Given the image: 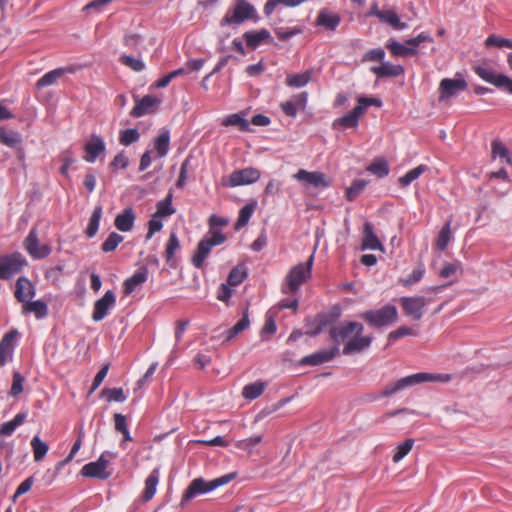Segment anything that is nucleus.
<instances>
[{"label": "nucleus", "instance_id": "1", "mask_svg": "<svg viewBox=\"0 0 512 512\" xmlns=\"http://www.w3.org/2000/svg\"><path fill=\"white\" fill-rule=\"evenodd\" d=\"M450 376L447 374H433L427 372H418L400 378L395 382L387 384L374 399L389 398L394 394L408 388L425 382L448 381Z\"/></svg>", "mask_w": 512, "mask_h": 512}, {"label": "nucleus", "instance_id": "2", "mask_svg": "<svg viewBox=\"0 0 512 512\" xmlns=\"http://www.w3.org/2000/svg\"><path fill=\"white\" fill-rule=\"evenodd\" d=\"M236 477V473H228L225 475H222L218 478H215L210 481H206L204 478L199 477L195 478L190 482L188 487L185 489L180 505L184 506L186 503H188L190 500L194 499L195 497L206 494L208 492H211L215 490L216 488L228 484L230 481H232Z\"/></svg>", "mask_w": 512, "mask_h": 512}, {"label": "nucleus", "instance_id": "3", "mask_svg": "<svg viewBox=\"0 0 512 512\" xmlns=\"http://www.w3.org/2000/svg\"><path fill=\"white\" fill-rule=\"evenodd\" d=\"M258 14L255 7L247 0H234L223 18L220 20V26H239L246 21L258 20Z\"/></svg>", "mask_w": 512, "mask_h": 512}, {"label": "nucleus", "instance_id": "4", "mask_svg": "<svg viewBox=\"0 0 512 512\" xmlns=\"http://www.w3.org/2000/svg\"><path fill=\"white\" fill-rule=\"evenodd\" d=\"M372 328H383L392 325L398 319V312L395 305L386 304L380 309H370L358 314Z\"/></svg>", "mask_w": 512, "mask_h": 512}, {"label": "nucleus", "instance_id": "5", "mask_svg": "<svg viewBox=\"0 0 512 512\" xmlns=\"http://www.w3.org/2000/svg\"><path fill=\"white\" fill-rule=\"evenodd\" d=\"M313 263L314 253L309 256L306 262L299 263L290 269L286 276L290 292H297L300 286L311 277Z\"/></svg>", "mask_w": 512, "mask_h": 512}, {"label": "nucleus", "instance_id": "6", "mask_svg": "<svg viewBox=\"0 0 512 512\" xmlns=\"http://www.w3.org/2000/svg\"><path fill=\"white\" fill-rule=\"evenodd\" d=\"M472 70L485 82L512 95V79L503 73H496L486 65H474Z\"/></svg>", "mask_w": 512, "mask_h": 512}, {"label": "nucleus", "instance_id": "7", "mask_svg": "<svg viewBox=\"0 0 512 512\" xmlns=\"http://www.w3.org/2000/svg\"><path fill=\"white\" fill-rule=\"evenodd\" d=\"M107 456L115 458L116 454L109 451L103 452L96 461L85 464L82 467L80 474L87 478H95L99 480L108 479L111 476V472L106 470L110 463Z\"/></svg>", "mask_w": 512, "mask_h": 512}, {"label": "nucleus", "instance_id": "8", "mask_svg": "<svg viewBox=\"0 0 512 512\" xmlns=\"http://www.w3.org/2000/svg\"><path fill=\"white\" fill-rule=\"evenodd\" d=\"M342 309L339 305L332 306L329 311L318 313L313 320L311 325H315V329H307L305 334L311 337H315L323 332L327 327H332L335 322L341 317Z\"/></svg>", "mask_w": 512, "mask_h": 512}, {"label": "nucleus", "instance_id": "9", "mask_svg": "<svg viewBox=\"0 0 512 512\" xmlns=\"http://www.w3.org/2000/svg\"><path fill=\"white\" fill-rule=\"evenodd\" d=\"M261 173L254 167H246L233 171L227 179H222L224 187H236L242 185H250L260 179Z\"/></svg>", "mask_w": 512, "mask_h": 512}, {"label": "nucleus", "instance_id": "10", "mask_svg": "<svg viewBox=\"0 0 512 512\" xmlns=\"http://www.w3.org/2000/svg\"><path fill=\"white\" fill-rule=\"evenodd\" d=\"M27 265V260L21 253L15 252L0 257V279L8 280Z\"/></svg>", "mask_w": 512, "mask_h": 512}, {"label": "nucleus", "instance_id": "11", "mask_svg": "<svg viewBox=\"0 0 512 512\" xmlns=\"http://www.w3.org/2000/svg\"><path fill=\"white\" fill-rule=\"evenodd\" d=\"M135 106L130 111V116L139 118L147 114H153L157 111L161 99L153 95H145L142 98L134 96Z\"/></svg>", "mask_w": 512, "mask_h": 512}, {"label": "nucleus", "instance_id": "12", "mask_svg": "<svg viewBox=\"0 0 512 512\" xmlns=\"http://www.w3.org/2000/svg\"><path fill=\"white\" fill-rule=\"evenodd\" d=\"M468 83L463 78H444L439 84V101L443 102L466 90Z\"/></svg>", "mask_w": 512, "mask_h": 512}, {"label": "nucleus", "instance_id": "13", "mask_svg": "<svg viewBox=\"0 0 512 512\" xmlns=\"http://www.w3.org/2000/svg\"><path fill=\"white\" fill-rule=\"evenodd\" d=\"M400 303L405 315L416 321H419L422 318L424 308L427 305V301L424 296L401 297Z\"/></svg>", "mask_w": 512, "mask_h": 512}, {"label": "nucleus", "instance_id": "14", "mask_svg": "<svg viewBox=\"0 0 512 512\" xmlns=\"http://www.w3.org/2000/svg\"><path fill=\"white\" fill-rule=\"evenodd\" d=\"M339 347L332 346L327 349H322L316 351L310 355L304 356L300 361V366H318L333 360L337 355H339Z\"/></svg>", "mask_w": 512, "mask_h": 512}, {"label": "nucleus", "instance_id": "15", "mask_svg": "<svg viewBox=\"0 0 512 512\" xmlns=\"http://www.w3.org/2000/svg\"><path fill=\"white\" fill-rule=\"evenodd\" d=\"M116 304V295L113 290H107L105 294L94 303L92 319L95 322L103 320L110 309Z\"/></svg>", "mask_w": 512, "mask_h": 512}, {"label": "nucleus", "instance_id": "16", "mask_svg": "<svg viewBox=\"0 0 512 512\" xmlns=\"http://www.w3.org/2000/svg\"><path fill=\"white\" fill-rule=\"evenodd\" d=\"M83 149L85 151L84 160L88 163H94L101 154L105 153L106 145L101 136L91 134Z\"/></svg>", "mask_w": 512, "mask_h": 512}, {"label": "nucleus", "instance_id": "17", "mask_svg": "<svg viewBox=\"0 0 512 512\" xmlns=\"http://www.w3.org/2000/svg\"><path fill=\"white\" fill-rule=\"evenodd\" d=\"M373 340L372 335H354L344 344L342 353L344 355L362 353L371 346Z\"/></svg>", "mask_w": 512, "mask_h": 512}, {"label": "nucleus", "instance_id": "18", "mask_svg": "<svg viewBox=\"0 0 512 512\" xmlns=\"http://www.w3.org/2000/svg\"><path fill=\"white\" fill-rule=\"evenodd\" d=\"M308 102V93L306 91L300 92L292 96L288 101L282 102L280 108L283 113L291 118H295L297 115V109L304 110Z\"/></svg>", "mask_w": 512, "mask_h": 512}, {"label": "nucleus", "instance_id": "19", "mask_svg": "<svg viewBox=\"0 0 512 512\" xmlns=\"http://www.w3.org/2000/svg\"><path fill=\"white\" fill-rule=\"evenodd\" d=\"M340 23L341 16L327 8L320 9L315 20V26L323 27L326 31H335Z\"/></svg>", "mask_w": 512, "mask_h": 512}, {"label": "nucleus", "instance_id": "20", "mask_svg": "<svg viewBox=\"0 0 512 512\" xmlns=\"http://www.w3.org/2000/svg\"><path fill=\"white\" fill-rule=\"evenodd\" d=\"M243 39L248 48L255 50L261 43H273V38L268 29L262 28L260 30H249L243 34Z\"/></svg>", "mask_w": 512, "mask_h": 512}, {"label": "nucleus", "instance_id": "21", "mask_svg": "<svg viewBox=\"0 0 512 512\" xmlns=\"http://www.w3.org/2000/svg\"><path fill=\"white\" fill-rule=\"evenodd\" d=\"M25 286L28 288V294L32 295V282L26 277H20L16 282L15 297L23 303V313L29 314L32 312V299H28V295L24 294Z\"/></svg>", "mask_w": 512, "mask_h": 512}, {"label": "nucleus", "instance_id": "22", "mask_svg": "<svg viewBox=\"0 0 512 512\" xmlns=\"http://www.w3.org/2000/svg\"><path fill=\"white\" fill-rule=\"evenodd\" d=\"M18 336L17 330H11L6 333L0 341V366L12 360L14 350V340Z\"/></svg>", "mask_w": 512, "mask_h": 512}, {"label": "nucleus", "instance_id": "23", "mask_svg": "<svg viewBox=\"0 0 512 512\" xmlns=\"http://www.w3.org/2000/svg\"><path fill=\"white\" fill-rule=\"evenodd\" d=\"M148 279V268L141 266L131 277L127 278L123 283V292L125 295L132 294L136 288Z\"/></svg>", "mask_w": 512, "mask_h": 512}, {"label": "nucleus", "instance_id": "24", "mask_svg": "<svg viewBox=\"0 0 512 512\" xmlns=\"http://www.w3.org/2000/svg\"><path fill=\"white\" fill-rule=\"evenodd\" d=\"M383 250L384 246L378 236L374 233L373 225L370 222L364 223L362 250Z\"/></svg>", "mask_w": 512, "mask_h": 512}, {"label": "nucleus", "instance_id": "25", "mask_svg": "<svg viewBox=\"0 0 512 512\" xmlns=\"http://www.w3.org/2000/svg\"><path fill=\"white\" fill-rule=\"evenodd\" d=\"M353 331L351 330V321H342L337 325L330 327L329 337L334 343L333 346H339L341 342H344Z\"/></svg>", "mask_w": 512, "mask_h": 512}, {"label": "nucleus", "instance_id": "26", "mask_svg": "<svg viewBox=\"0 0 512 512\" xmlns=\"http://www.w3.org/2000/svg\"><path fill=\"white\" fill-rule=\"evenodd\" d=\"M371 72L376 75L378 79L388 77H399L404 74L405 70L402 65H393L389 62H382L380 66H373L370 68Z\"/></svg>", "mask_w": 512, "mask_h": 512}, {"label": "nucleus", "instance_id": "27", "mask_svg": "<svg viewBox=\"0 0 512 512\" xmlns=\"http://www.w3.org/2000/svg\"><path fill=\"white\" fill-rule=\"evenodd\" d=\"M362 115L360 108L355 106L350 112L346 113L342 117L335 119L332 123V128H356L359 124V117Z\"/></svg>", "mask_w": 512, "mask_h": 512}, {"label": "nucleus", "instance_id": "28", "mask_svg": "<svg viewBox=\"0 0 512 512\" xmlns=\"http://www.w3.org/2000/svg\"><path fill=\"white\" fill-rule=\"evenodd\" d=\"M180 249V241L175 232H171L166 243L165 248V260L168 266L172 269H176L178 266L177 259L175 258V252Z\"/></svg>", "mask_w": 512, "mask_h": 512}, {"label": "nucleus", "instance_id": "29", "mask_svg": "<svg viewBox=\"0 0 512 512\" xmlns=\"http://www.w3.org/2000/svg\"><path fill=\"white\" fill-rule=\"evenodd\" d=\"M296 177L299 180H304L315 187H328L330 185V182L326 179V175L319 171L308 172L300 169L296 174Z\"/></svg>", "mask_w": 512, "mask_h": 512}, {"label": "nucleus", "instance_id": "30", "mask_svg": "<svg viewBox=\"0 0 512 512\" xmlns=\"http://www.w3.org/2000/svg\"><path fill=\"white\" fill-rule=\"evenodd\" d=\"M136 215L131 207L123 210L122 213L118 214L114 220L115 227L121 232H128L132 230Z\"/></svg>", "mask_w": 512, "mask_h": 512}, {"label": "nucleus", "instance_id": "31", "mask_svg": "<svg viewBox=\"0 0 512 512\" xmlns=\"http://www.w3.org/2000/svg\"><path fill=\"white\" fill-rule=\"evenodd\" d=\"M159 477V468H154L145 480V488L142 493L143 501L148 502L154 497L159 483Z\"/></svg>", "mask_w": 512, "mask_h": 512}, {"label": "nucleus", "instance_id": "32", "mask_svg": "<svg viewBox=\"0 0 512 512\" xmlns=\"http://www.w3.org/2000/svg\"><path fill=\"white\" fill-rule=\"evenodd\" d=\"M211 249L212 247L208 244V241L201 239L198 242L196 250L194 251V254L191 259V262L194 265V267L198 269L203 268L205 259L210 254Z\"/></svg>", "mask_w": 512, "mask_h": 512}, {"label": "nucleus", "instance_id": "33", "mask_svg": "<svg viewBox=\"0 0 512 512\" xmlns=\"http://www.w3.org/2000/svg\"><path fill=\"white\" fill-rule=\"evenodd\" d=\"M386 48L396 57H407L409 55H417L418 49L408 47L406 44H402L395 39H390L386 43Z\"/></svg>", "mask_w": 512, "mask_h": 512}, {"label": "nucleus", "instance_id": "34", "mask_svg": "<svg viewBox=\"0 0 512 512\" xmlns=\"http://www.w3.org/2000/svg\"><path fill=\"white\" fill-rule=\"evenodd\" d=\"M154 148L160 158L168 154L170 148V131L168 129H161L160 133L154 138Z\"/></svg>", "mask_w": 512, "mask_h": 512}, {"label": "nucleus", "instance_id": "35", "mask_svg": "<svg viewBox=\"0 0 512 512\" xmlns=\"http://www.w3.org/2000/svg\"><path fill=\"white\" fill-rule=\"evenodd\" d=\"M491 156L492 159L499 158L502 163L511 165L512 158L509 149L499 139H494L491 142Z\"/></svg>", "mask_w": 512, "mask_h": 512}, {"label": "nucleus", "instance_id": "36", "mask_svg": "<svg viewBox=\"0 0 512 512\" xmlns=\"http://www.w3.org/2000/svg\"><path fill=\"white\" fill-rule=\"evenodd\" d=\"M266 386V382L262 380H257L253 383H249L243 387L242 396L246 400H255L263 394Z\"/></svg>", "mask_w": 512, "mask_h": 512}, {"label": "nucleus", "instance_id": "37", "mask_svg": "<svg viewBox=\"0 0 512 512\" xmlns=\"http://www.w3.org/2000/svg\"><path fill=\"white\" fill-rule=\"evenodd\" d=\"M0 142L10 148H19L22 138L21 135L14 130L0 128Z\"/></svg>", "mask_w": 512, "mask_h": 512}, {"label": "nucleus", "instance_id": "38", "mask_svg": "<svg viewBox=\"0 0 512 512\" xmlns=\"http://www.w3.org/2000/svg\"><path fill=\"white\" fill-rule=\"evenodd\" d=\"M312 74V70H306L302 73L297 74H289L285 79V83L289 87L301 88L306 86L310 82Z\"/></svg>", "mask_w": 512, "mask_h": 512}, {"label": "nucleus", "instance_id": "39", "mask_svg": "<svg viewBox=\"0 0 512 512\" xmlns=\"http://www.w3.org/2000/svg\"><path fill=\"white\" fill-rule=\"evenodd\" d=\"M223 126H237L240 131H250V122L244 117L243 113H234L226 116L222 120Z\"/></svg>", "mask_w": 512, "mask_h": 512}, {"label": "nucleus", "instance_id": "40", "mask_svg": "<svg viewBox=\"0 0 512 512\" xmlns=\"http://www.w3.org/2000/svg\"><path fill=\"white\" fill-rule=\"evenodd\" d=\"M257 205H258L257 200L252 199V200H250L249 203H247L245 206H243L240 209L239 215H238V219H237V221L235 223V229L236 230H238L241 227L245 226L249 222V220H250L254 210L256 209Z\"/></svg>", "mask_w": 512, "mask_h": 512}, {"label": "nucleus", "instance_id": "41", "mask_svg": "<svg viewBox=\"0 0 512 512\" xmlns=\"http://www.w3.org/2000/svg\"><path fill=\"white\" fill-rule=\"evenodd\" d=\"M367 171L378 178H384L390 172L388 161L384 157H377L367 167Z\"/></svg>", "mask_w": 512, "mask_h": 512}, {"label": "nucleus", "instance_id": "42", "mask_svg": "<svg viewBox=\"0 0 512 512\" xmlns=\"http://www.w3.org/2000/svg\"><path fill=\"white\" fill-rule=\"evenodd\" d=\"M172 200H173V194H172V192H168V194L166 195V197L163 200L157 202L156 212L154 214L161 218H165V217H169V216L173 215L176 212V210L172 205Z\"/></svg>", "mask_w": 512, "mask_h": 512}, {"label": "nucleus", "instance_id": "43", "mask_svg": "<svg viewBox=\"0 0 512 512\" xmlns=\"http://www.w3.org/2000/svg\"><path fill=\"white\" fill-rule=\"evenodd\" d=\"M68 70L66 68H56L44 74L36 83V88L41 89L46 86L53 85Z\"/></svg>", "mask_w": 512, "mask_h": 512}, {"label": "nucleus", "instance_id": "44", "mask_svg": "<svg viewBox=\"0 0 512 512\" xmlns=\"http://www.w3.org/2000/svg\"><path fill=\"white\" fill-rule=\"evenodd\" d=\"M103 208L101 205H96L89 219L88 226L85 230V234L88 238L94 237L99 229V223L102 216Z\"/></svg>", "mask_w": 512, "mask_h": 512}, {"label": "nucleus", "instance_id": "45", "mask_svg": "<svg viewBox=\"0 0 512 512\" xmlns=\"http://www.w3.org/2000/svg\"><path fill=\"white\" fill-rule=\"evenodd\" d=\"M379 19L396 30H403L407 27L406 23L402 22L398 14L393 10H383L379 15Z\"/></svg>", "mask_w": 512, "mask_h": 512}, {"label": "nucleus", "instance_id": "46", "mask_svg": "<svg viewBox=\"0 0 512 512\" xmlns=\"http://www.w3.org/2000/svg\"><path fill=\"white\" fill-rule=\"evenodd\" d=\"M428 170V166L421 164L417 167L409 170L407 173H405L403 176L399 178V184L402 187L409 186L414 180L418 179L421 174H423L425 171Z\"/></svg>", "mask_w": 512, "mask_h": 512}, {"label": "nucleus", "instance_id": "47", "mask_svg": "<svg viewBox=\"0 0 512 512\" xmlns=\"http://www.w3.org/2000/svg\"><path fill=\"white\" fill-rule=\"evenodd\" d=\"M101 397H105L108 402H119L122 403L127 399V396L124 393L123 388L114 387V388H108L105 387L101 390L100 393Z\"/></svg>", "mask_w": 512, "mask_h": 512}, {"label": "nucleus", "instance_id": "48", "mask_svg": "<svg viewBox=\"0 0 512 512\" xmlns=\"http://www.w3.org/2000/svg\"><path fill=\"white\" fill-rule=\"evenodd\" d=\"M367 181L364 179H355L349 187L346 188L345 197L348 201H354L358 195L365 189Z\"/></svg>", "mask_w": 512, "mask_h": 512}, {"label": "nucleus", "instance_id": "49", "mask_svg": "<svg viewBox=\"0 0 512 512\" xmlns=\"http://www.w3.org/2000/svg\"><path fill=\"white\" fill-rule=\"evenodd\" d=\"M424 274H425V267L423 264H420L407 277L401 278L399 280V282L405 287H410V286L418 283L419 281H421Z\"/></svg>", "mask_w": 512, "mask_h": 512}, {"label": "nucleus", "instance_id": "50", "mask_svg": "<svg viewBox=\"0 0 512 512\" xmlns=\"http://www.w3.org/2000/svg\"><path fill=\"white\" fill-rule=\"evenodd\" d=\"M140 139V133L136 128H129L120 131L119 142L123 146H129Z\"/></svg>", "mask_w": 512, "mask_h": 512}, {"label": "nucleus", "instance_id": "51", "mask_svg": "<svg viewBox=\"0 0 512 512\" xmlns=\"http://www.w3.org/2000/svg\"><path fill=\"white\" fill-rule=\"evenodd\" d=\"M247 277V272L245 268H240L239 266L233 267L228 274L227 284L230 286H237L241 284Z\"/></svg>", "mask_w": 512, "mask_h": 512}, {"label": "nucleus", "instance_id": "52", "mask_svg": "<svg viewBox=\"0 0 512 512\" xmlns=\"http://www.w3.org/2000/svg\"><path fill=\"white\" fill-rule=\"evenodd\" d=\"M123 239L124 238L122 235L116 232H112L109 234L107 239L102 243L101 250L105 253L112 252L116 250V248L123 241Z\"/></svg>", "mask_w": 512, "mask_h": 512}, {"label": "nucleus", "instance_id": "53", "mask_svg": "<svg viewBox=\"0 0 512 512\" xmlns=\"http://www.w3.org/2000/svg\"><path fill=\"white\" fill-rule=\"evenodd\" d=\"M119 61L121 64L129 67L130 69H132L135 72H141L146 67L145 63L141 59H138L133 56L126 55V54H123L122 56H120Z\"/></svg>", "mask_w": 512, "mask_h": 512}, {"label": "nucleus", "instance_id": "54", "mask_svg": "<svg viewBox=\"0 0 512 512\" xmlns=\"http://www.w3.org/2000/svg\"><path fill=\"white\" fill-rule=\"evenodd\" d=\"M451 237V230H450V222H447L440 230L437 240H436V248L439 251H444L448 243L450 241Z\"/></svg>", "mask_w": 512, "mask_h": 512}, {"label": "nucleus", "instance_id": "55", "mask_svg": "<svg viewBox=\"0 0 512 512\" xmlns=\"http://www.w3.org/2000/svg\"><path fill=\"white\" fill-rule=\"evenodd\" d=\"M414 445V439L408 438L396 447V452L393 455V461L399 462L402 460L412 449Z\"/></svg>", "mask_w": 512, "mask_h": 512}, {"label": "nucleus", "instance_id": "56", "mask_svg": "<svg viewBox=\"0 0 512 512\" xmlns=\"http://www.w3.org/2000/svg\"><path fill=\"white\" fill-rule=\"evenodd\" d=\"M187 72H186V69L185 68H178L166 75H164L163 77H161L160 79H158L154 84H153V87L155 88H165L169 85V83L175 79L176 77L178 76H182V75H185Z\"/></svg>", "mask_w": 512, "mask_h": 512}, {"label": "nucleus", "instance_id": "57", "mask_svg": "<svg viewBox=\"0 0 512 512\" xmlns=\"http://www.w3.org/2000/svg\"><path fill=\"white\" fill-rule=\"evenodd\" d=\"M49 445L42 441L38 435H34V461H41L46 456Z\"/></svg>", "mask_w": 512, "mask_h": 512}, {"label": "nucleus", "instance_id": "58", "mask_svg": "<svg viewBox=\"0 0 512 512\" xmlns=\"http://www.w3.org/2000/svg\"><path fill=\"white\" fill-rule=\"evenodd\" d=\"M52 247L49 244H43L34 233V259H44L50 255Z\"/></svg>", "mask_w": 512, "mask_h": 512}, {"label": "nucleus", "instance_id": "59", "mask_svg": "<svg viewBox=\"0 0 512 512\" xmlns=\"http://www.w3.org/2000/svg\"><path fill=\"white\" fill-rule=\"evenodd\" d=\"M383 103L380 98L361 96L358 98L357 108H360V112L363 114L365 110L370 106L382 107Z\"/></svg>", "mask_w": 512, "mask_h": 512}, {"label": "nucleus", "instance_id": "60", "mask_svg": "<svg viewBox=\"0 0 512 512\" xmlns=\"http://www.w3.org/2000/svg\"><path fill=\"white\" fill-rule=\"evenodd\" d=\"M485 44L486 46H495L498 48L507 47L512 49V39L500 37L495 34L488 36L485 41Z\"/></svg>", "mask_w": 512, "mask_h": 512}, {"label": "nucleus", "instance_id": "61", "mask_svg": "<svg viewBox=\"0 0 512 512\" xmlns=\"http://www.w3.org/2000/svg\"><path fill=\"white\" fill-rule=\"evenodd\" d=\"M210 237H204L205 241L213 248L214 246L221 245L227 239L226 235L218 229L209 228Z\"/></svg>", "mask_w": 512, "mask_h": 512}, {"label": "nucleus", "instance_id": "62", "mask_svg": "<svg viewBox=\"0 0 512 512\" xmlns=\"http://www.w3.org/2000/svg\"><path fill=\"white\" fill-rule=\"evenodd\" d=\"M404 42L408 47H413V48L417 49V47L421 43H424V42L433 43L434 39L429 33L422 32V33L418 34L416 37L406 39Z\"/></svg>", "mask_w": 512, "mask_h": 512}, {"label": "nucleus", "instance_id": "63", "mask_svg": "<svg viewBox=\"0 0 512 512\" xmlns=\"http://www.w3.org/2000/svg\"><path fill=\"white\" fill-rule=\"evenodd\" d=\"M302 29L300 27H292V28H277L275 30L276 36L281 41H287L290 38L299 35L302 33Z\"/></svg>", "mask_w": 512, "mask_h": 512}, {"label": "nucleus", "instance_id": "64", "mask_svg": "<svg viewBox=\"0 0 512 512\" xmlns=\"http://www.w3.org/2000/svg\"><path fill=\"white\" fill-rule=\"evenodd\" d=\"M162 228H163V223H162L161 217L153 214L152 218L148 221V232L146 234V240L151 239L152 236L156 232L161 231Z\"/></svg>", "mask_w": 512, "mask_h": 512}]
</instances>
